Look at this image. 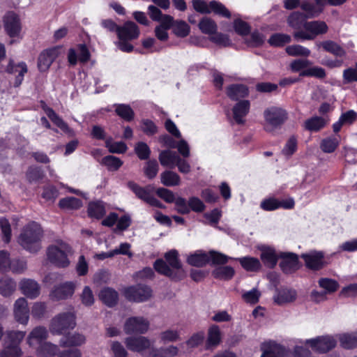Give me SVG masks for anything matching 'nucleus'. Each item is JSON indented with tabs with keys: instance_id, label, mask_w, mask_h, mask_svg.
I'll return each mask as SVG.
<instances>
[{
	"instance_id": "1",
	"label": "nucleus",
	"mask_w": 357,
	"mask_h": 357,
	"mask_svg": "<svg viewBox=\"0 0 357 357\" xmlns=\"http://www.w3.org/2000/svg\"><path fill=\"white\" fill-rule=\"evenodd\" d=\"M169 266L162 259H157L154 263V268L157 272L172 279L181 280L185 277V271L178 259V254L176 250H172L165 255Z\"/></svg>"
},
{
	"instance_id": "2",
	"label": "nucleus",
	"mask_w": 357,
	"mask_h": 357,
	"mask_svg": "<svg viewBox=\"0 0 357 357\" xmlns=\"http://www.w3.org/2000/svg\"><path fill=\"white\" fill-rule=\"evenodd\" d=\"M43 231L40 225L35 222L24 227L18 237L19 244L30 252H37L41 248Z\"/></svg>"
},
{
	"instance_id": "3",
	"label": "nucleus",
	"mask_w": 357,
	"mask_h": 357,
	"mask_svg": "<svg viewBox=\"0 0 357 357\" xmlns=\"http://www.w3.org/2000/svg\"><path fill=\"white\" fill-rule=\"evenodd\" d=\"M71 253V247L62 241L50 245L47 250L48 261L58 268H66L70 265L68 255Z\"/></svg>"
},
{
	"instance_id": "4",
	"label": "nucleus",
	"mask_w": 357,
	"mask_h": 357,
	"mask_svg": "<svg viewBox=\"0 0 357 357\" xmlns=\"http://www.w3.org/2000/svg\"><path fill=\"white\" fill-rule=\"evenodd\" d=\"M264 129L266 132H272L280 128L287 121L289 114L287 111L277 106H271L264 111Z\"/></svg>"
},
{
	"instance_id": "5",
	"label": "nucleus",
	"mask_w": 357,
	"mask_h": 357,
	"mask_svg": "<svg viewBox=\"0 0 357 357\" xmlns=\"http://www.w3.org/2000/svg\"><path fill=\"white\" fill-rule=\"evenodd\" d=\"M328 31V26L323 21L307 22L304 31L293 32V37L297 41L312 40L318 35L324 34Z\"/></svg>"
},
{
	"instance_id": "6",
	"label": "nucleus",
	"mask_w": 357,
	"mask_h": 357,
	"mask_svg": "<svg viewBox=\"0 0 357 357\" xmlns=\"http://www.w3.org/2000/svg\"><path fill=\"white\" fill-rule=\"evenodd\" d=\"M76 326L75 315L73 312H62L55 316L51 321L50 330L52 334L61 335L66 330Z\"/></svg>"
},
{
	"instance_id": "7",
	"label": "nucleus",
	"mask_w": 357,
	"mask_h": 357,
	"mask_svg": "<svg viewBox=\"0 0 357 357\" xmlns=\"http://www.w3.org/2000/svg\"><path fill=\"white\" fill-rule=\"evenodd\" d=\"M194 9L201 13H210L213 12L215 14L226 18H230L231 13L229 10L220 2L211 1L208 4L203 0H192Z\"/></svg>"
},
{
	"instance_id": "8",
	"label": "nucleus",
	"mask_w": 357,
	"mask_h": 357,
	"mask_svg": "<svg viewBox=\"0 0 357 357\" xmlns=\"http://www.w3.org/2000/svg\"><path fill=\"white\" fill-rule=\"evenodd\" d=\"M151 296V289L144 284L130 287L125 290V296L130 301L144 302L149 299Z\"/></svg>"
},
{
	"instance_id": "9",
	"label": "nucleus",
	"mask_w": 357,
	"mask_h": 357,
	"mask_svg": "<svg viewBox=\"0 0 357 357\" xmlns=\"http://www.w3.org/2000/svg\"><path fill=\"white\" fill-rule=\"evenodd\" d=\"M149 328V321L143 317L128 318L124 324V331L126 334H144Z\"/></svg>"
},
{
	"instance_id": "10",
	"label": "nucleus",
	"mask_w": 357,
	"mask_h": 357,
	"mask_svg": "<svg viewBox=\"0 0 357 357\" xmlns=\"http://www.w3.org/2000/svg\"><path fill=\"white\" fill-rule=\"evenodd\" d=\"M305 344L315 351L326 353L333 349L336 345L335 340L331 336H321L305 340Z\"/></svg>"
},
{
	"instance_id": "11",
	"label": "nucleus",
	"mask_w": 357,
	"mask_h": 357,
	"mask_svg": "<svg viewBox=\"0 0 357 357\" xmlns=\"http://www.w3.org/2000/svg\"><path fill=\"white\" fill-rule=\"evenodd\" d=\"M125 344L129 350L144 356L153 342L144 336H138L126 338Z\"/></svg>"
},
{
	"instance_id": "12",
	"label": "nucleus",
	"mask_w": 357,
	"mask_h": 357,
	"mask_svg": "<svg viewBox=\"0 0 357 357\" xmlns=\"http://www.w3.org/2000/svg\"><path fill=\"white\" fill-rule=\"evenodd\" d=\"M4 29L7 34L11 37H19L22 25L17 15L13 12L8 13L3 17Z\"/></svg>"
},
{
	"instance_id": "13",
	"label": "nucleus",
	"mask_w": 357,
	"mask_h": 357,
	"mask_svg": "<svg viewBox=\"0 0 357 357\" xmlns=\"http://www.w3.org/2000/svg\"><path fill=\"white\" fill-rule=\"evenodd\" d=\"M301 257L305 261L306 267L311 270L318 271L325 266L324 255L322 252L310 251L302 254Z\"/></svg>"
},
{
	"instance_id": "14",
	"label": "nucleus",
	"mask_w": 357,
	"mask_h": 357,
	"mask_svg": "<svg viewBox=\"0 0 357 357\" xmlns=\"http://www.w3.org/2000/svg\"><path fill=\"white\" fill-rule=\"evenodd\" d=\"M76 283L74 282H66L54 287L50 296L52 299L59 301L70 298L75 290Z\"/></svg>"
},
{
	"instance_id": "15",
	"label": "nucleus",
	"mask_w": 357,
	"mask_h": 357,
	"mask_svg": "<svg viewBox=\"0 0 357 357\" xmlns=\"http://www.w3.org/2000/svg\"><path fill=\"white\" fill-rule=\"evenodd\" d=\"M61 48L55 47L43 51L38 57V67L41 72L46 71L60 54Z\"/></svg>"
},
{
	"instance_id": "16",
	"label": "nucleus",
	"mask_w": 357,
	"mask_h": 357,
	"mask_svg": "<svg viewBox=\"0 0 357 357\" xmlns=\"http://www.w3.org/2000/svg\"><path fill=\"white\" fill-rule=\"evenodd\" d=\"M13 313L16 321L22 324H26L29 318V308L24 298L17 299L13 306Z\"/></svg>"
},
{
	"instance_id": "17",
	"label": "nucleus",
	"mask_w": 357,
	"mask_h": 357,
	"mask_svg": "<svg viewBox=\"0 0 357 357\" xmlns=\"http://www.w3.org/2000/svg\"><path fill=\"white\" fill-rule=\"evenodd\" d=\"M296 297L297 293L293 289L288 287L276 288L273 296V301L276 304L282 305L294 302Z\"/></svg>"
},
{
	"instance_id": "18",
	"label": "nucleus",
	"mask_w": 357,
	"mask_h": 357,
	"mask_svg": "<svg viewBox=\"0 0 357 357\" xmlns=\"http://www.w3.org/2000/svg\"><path fill=\"white\" fill-rule=\"evenodd\" d=\"M280 257L282 259L280 266L284 273H291L298 268V258L296 254L281 252Z\"/></svg>"
},
{
	"instance_id": "19",
	"label": "nucleus",
	"mask_w": 357,
	"mask_h": 357,
	"mask_svg": "<svg viewBox=\"0 0 357 357\" xmlns=\"http://www.w3.org/2000/svg\"><path fill=\"white\" fill-rule=\"evenodd\" d=\"M117 35L119 39L132 40L139 37V29L135 22L128 21L119 26Z\"/></svg>"
},
{
	"instance_id": "20",
	"label": "nucleus",
	"mask_w": 357,
	"mask_h": 357,
	"mask_svg": "<svg viewBox=\"0 0 357 357\" xmlns=\"http://www.w3.org/2000/svg\"><path fill=\"white\" fill-rule=\"evenodd\" d=\"M41 107L47 114V116L50 118V119L62 131L64 132L73 135V131L70 129L68 124L63 121V119L58 116L55 112L50 107H49L45 102L41 101Z\"/></svg>"
},
{
	"instance_id": "21",
	"label": "nucleus",
	"mask_w": 357,
	"mask_h": 357,
	"mask_svg": "<svg viewBox=\"0 0 357 357\" xmlns=\"http://www.w3.org/2000/svg\"><path fill=\"white\" fill-rule=\"evenodd\" d=\"M86 342V337L79 333H68L59 340V345L62 347H80Z\"/></svg>"
},
{
	"instance_id": "22",
	"label": "nucleus",
	"mask_w": 357,
	"mask_h": 357,
	"mask_svg": "<svg viewBox=\"0 0 357 357\" xmlns=\"http://www.w3.org/2000/svg\"><path fill=\"white\" fill-rule=\"evenodd\" d=\"M262 354L261 357H283L285 348L275 342H264L261 346Z\"/></svg>"
},
{
	"instance_id": "23",
	"label": "nucleus",
	"mask_w": 357,
	"mask_h": 357,
	"mask_svg": "<svg viewBox=\"0 0 357 357\" xmlns=\"http://www.w3.org/2000/svg\"><path fill=\"white\" fill-rule=\"evenodd\" d=\"M20 288L27 298L33 299L40 295V288L38 282L32 279H24L20 283Z\"/></svg>"
},
{
	"instance_id": "24",
	"label": "nucleus",
	"mask_w": 357,
	"mask_h": 357,
	"mask_svg": "<svg viewBox=\"0 0 357 357\" xmlns=\"http://www.w3.org/2000/svg\"><path fill=\"white\" fill-rule=\"evenodd\" d=\"M6 72L10 74L17 73L14 86L18 87L23 81L24 74L27 73V66L24 62L15 64L13 60H10L6 67Z\"/></svg>"
},
{
	"instance_id": "25",
	"label": "nucleus",
	"mask_w": 357,
	"mask_h": 357,
	"mask_svg": "<svg viewBox=\"0 0 357 357\" xmlns=\"http://www.w3.org/2000/svg\"><path fill=\"white\" fill-rule=\"evenodd\" d=\"M127 185L128 188L134 192L137 198L143 200L147 204L153 197L151 193L153 188L151 185H147L144 188L141 187L134 181H129L127 183Z\"/></svg>"
},
{
	"instance_id": "26",
	"label": "nucleus",
	"mask_w": 357,
	"mask_h": 357,
	"mask_svg": "<svg viewBox=\"0 0 357 357\" xmlns=\"http://www.w3.org/2000/svg\"><path fill=\"white\" fill-rule=\"evenodd\" d=\"M307 18L304 13L296 11L291 13L287 18L288 25L296 32L297 31H304Z\"/></svg>"
},
{
	"instance_id": "27",
	"label": "nucleus",
	"mask_w": 357,
	"mask_h": 357,
	"mask_svg": "<svg viewBox=\"0 0 357 357\" xmlns=\"http://www.w3.org/2000/svg\"><path fill=\"white\" fill-rule=\"evenodd\" d=\"M316 45L318 47H322L325 52L331 53L336 57H344L346 56V50L333 40H327L317 43Z\"/></svg>"
},
{
	"instance_id": "28",
	"label": "nucleus",
	"mask_w": 357,
	"mask_h": 357,
	"mask_svg": "<svg viewBox=\"0 0 357 357\" xmlns=\"http://www.w3.org/2000/svg\"><path fill=\"white\" fill-rule=\"evenodd\" d=\"M250 109V102L248 100H241L233 107V118L236 123L242 124L244 123L243 118L248 114Z\"/></svg>"
},
{
	"instance_id": "29",
	"label": "nucleus",
	"mask_w": 357,
	"mask_h": 357,
	"mask_svg": "<svg viewBox=\"0 0 357 357\" xmlns=\"http://www.w3.org/2000/svg\"><path fill=\"white\" fill-rule=\"evenodd\" d=\"M260 257L264 264L266 267L272 268L277 264L280 255L276 254L273 248L264 246L261 248Z\"/></svg>"
},
{
	"instance_id": "30",
	"label": "nucleus",
	"mask_w": 357,
	"mask_h": 357,
	"mask_svg": "<svg viewBox=\"0 0 357 357\" xmlns=\"http://www.w3.org/2000/svg\"><path fill=\"white\" fill-rule=\"evenodd\" d=\"M357 119V113L354 110H349L344 113H342L339 120L333 123V132L337 133L344 125H351Z\"/></svg>"
},
{
	"instance_id": "31",
	"label": "nucleus",
	"mask_w": 357,
	"mask_h": 357,
	"mask_svg": "<svg viewBox=\"0 0 357 357\" xmlns=\"http://www.w3.org/2000/svg\"><path fill=\"white\" fill-rule=\"evenodd\" d=\"M227 94L231 100H237L248 96V89L244 84H231L227 87Z\"/></svg>"
},
{
	"instance_id": "32",
	"label": "nucleus",
	"mask_w": 357,
	"mask_h": 357,
	"mask_svg": "<svg viewBox=\"0 0 357 357\" xmlns=\"http://www.w3.org/2000/svg\"><path fill=\"white\" fill-rule=\"evenodd\" d=\"M99 297L106 305L113 307L117 303L119 294L114 289L105 287L100 291Z\"/></svg>"
},
{
	"instance_id": "33",
	"label": "nucleus",
	"mask_w": 357,
	"mask_h": 357,
	"mask_svg": "<svg viewBox=\"0 0 357 357\" xmlns=\"http://www.w3.org/2000/svg\"><path fill=\"white\" fill-rule=\"evenodd\" d=\"M179 157L176 152L165 150L160 152L159 160L162 166L173 168L176 166V163L179 159Z\"/></svg>"
},
{
	"instance_id": "34",
	"label": "nucleus",
	"mask_w": 357,
	"mask_h": 357,
	"mask_svg": "<svg viewBox=\"0 0 357 357\" xmlns=\"http://www.w3.org/2000/svg\"><path fill=\"white\" fill-rule=\"evenodd\" d=\"M241 264V266L247 271L257 272L260 270L261 265L260 261L253 257H243L240 258H236Z\"/></svg>"
},
{
	"instance_id": "35",
	"label": "nucleus",
	"mask_w": 357,
	"mask_h": 357,
	"mask_svg": "<svg viewBox=\"0 0 357 357\" xmlns=\"http://www.w3.org/2000/svg\"><path fill=\"white\" fill-rule=\"evenodd\" d=\"M327 124V121L321 116H313L304 122V128L310 132H318Z\"/></svg>"
},
{
	"instance_id": "36",
	"label": "nucleus",
	"mask_w": 357,
	"mask_h": 357,
	"mask_svg": "<svg viewBox=\"0 0 357 357\" xmlns=\"http://www.w3.org/2000/svg\"><path fill=\"white\" fill-rule=\"evenodd\" d=\"M16 289V282L6 276L0 279V294L4 297L10 296Z\"/></svg>"
},
{
	"instance_id": "37",
	"label": "nucleus",
	"mask_w": 357,
	"mask_h": 357,
	"mask_svg": "<svg viewBox=\"0 0 357 357\" xmlns=\"http://www.w3.org/2000/svg\"><path fill=\"white\" fill-rule=\"evenodd\" d=\"M210 261L208 255L202 251H197L188 257V263L193 266L202 267Z\"/></svg>"
},
{
	"instance_id": "38",
	"label": "nucleus",
	"mask_w": 357,
	"mask_h": 357,
	"mask_svg": "<svg viewBox=\"0 0 357 357\" xmlns=\"http://www.w3.org/2000/svg\"><path fill=\"white\" fill-rule=\"evenodd\" d=\"M234 269L229 266H220L212 271V275L219 280H229L234 275Z\"/></svg>"
},
{
	"instance_id": "39",
	"label": "nucleus",
	"mask_w": 357,
	"mask_h": 357,
	"mask_svg": "<svg viewBox=\"0 0 357 357\" xmlns=\"http://www.w3.org/2000/svg\"><path fill=\"white\" fill-rule=\"evenodd\" d=\"M88 213L90 217L100 219L102 218L105 213V203L102 201H96L91 202L88 206Z\"/></svg>"
},
{
	"instance_id": "40",
	"label": "nucleus",
	"mask_w": 357,
	"mask_h": 357,
	"mask_svg": "<svg viewBox=\"0 0 357 357\" xmlns=\"http://www.w3.org/2000/svg\"><path fill=\"white\" fill-rule=\"evenodd\" d=\"M220 330L216 325L211 326L208 331V337L206 341V349L212 347H216L220 342Z\"/></svg>"
},
{
	"instance_id": "41",
	"label": "nucleus",
	"mask_w": 357,
	"mask_h": 357,
	"mask_svg": "<svg viewBox=\"0 0 357 357\" xmlns=\"http://www.w3.org/2000/svg\"><path fill=\"white\" fill-rule=\"evenodd\" d=\"M161 183L165 186L178 185L181 183V178L176 172L170 170L163 172L160 174Z\"/></svg>"
},
{
	"instance_id": "42",
	"label": "nucleus",
	"mask_w": 357,
	"mask_h": 357,
	"mask_svg": "<svg viewBox=\"0 0 357 357\" xmlns=\"http://www.w3.org/2000/svg\"><path fill=\"white\" fill-rule=\"evenodd\" d=\"M198 26L203 33L208 35H213L218 29L215 22L208 17H203L200 20Z\"/></svg>"
},
{
	"instance_id": "43",
	"label": "nucleus",
	"mask_w": 357,
	"mask_h": 357,
	"mask_svg": "<svg viewBox=\"0 0 357 357\" xmlns=\"http://www.w3.org/2000/svg\"><path fill=\"white\" fill-rule=\"evenodd\" d=\"M339 146V140L335 137H328L321 140L320 149L324 153H331L335 151Z\"/></svg>"
},
{
	"instance_id": "44",
	"label": "nucleus",
	"mask_w": 357,
	"mask_h": 357,
	"mask_svg": "<svg viewBox=\"0 0 357 357\" xmlns=\"http://www.w3.org/2000/svg\"><path fill=\"white\" fill-rule=\"evenodd\" d=\"M59 347L51 342H44L40 344L38 352L43 357H54L59 353Z\"/></svg>"
},
{
	"instance_id": "45",
	"label": "nucleus",
	"mask_w": 357,
	"mask_h": 357,
	"mask_svg": "<svg viewBox=\"0 0 357 357\" xmlns=\"http://www.w3.org/2000/svg\"><path fill=\"white\" fill-rule=\"evenodd\" d=\"M115 112L121 118L127 121H130L134 118V112L128 105L116 104L114 105Z\"/></svg>"
},
{
	"instance_id": "46",
	"label": "nucleus",
	"mask_w": 357,
	"mask_h": 357,
	"mask_svg": "<svg viewBox=\"0 0 357 357\" xmlns=\"http://www.w3.org/2000/svg\"><path fill=\"white\" fill-rule=\"evenodd\" d=\"M59 206L66 210H77L82 206V202L79 199L69 197L61 199L59 201Z\"/></svg>"
},
{
	"instance_id": "47",
	"label": "nucleus",
	"mask_w": 357,
	"mask_h": 357,
	"mask_svg": "<svg viewBox=\"0 0 357 357\" xmlns=\"http://www.w3.org/2000/svg\"><path fill=\"white\" fill-rule=\"evenodd\" d=\"M286 52L291 56L307 57L310 55V50L301 45H291L286 47Z\"/></svg>"
},
{
	"instance_id": "48",
	"label": "nucleus",
	"mask_w": 357,
	"mask_h": 357,
	"mask_svg": "<svg viewBox=\"0 0 357 357\" xmlns=\"http://www.w3.org/2000/svg\"><path fill=\"white\" fill-rule=\"evenodd\" d=\"M291 40V36L284 33H274L268 39V42L271 46L281 47Z\"/></svg>"
},
{
	"instance_id": "49",
	"label": "nucleus",
	"mask_w": 357,
	"mask_h": 357,
	"mask_svg": "<svg viewBox=\"0 0 357 357\" xmlns=\"http://www.w3.org/2000/svg\"><path fill=\"white\" fill-rule=\"evenodd\" d=\"M301 8L305 12L304 15L307 19L317 17L321 12V8L318 9L314 3L307 1H303L301 4Z\"/></svg>"
},
{
	"instance_id": "50",
	"label": "nucleus",
	"mask_w": 357,
	"mask_h": 357,
	"mask_svg": "<svg viewBox=\"0 0 357 357\" xmlns=\"http://www.w3.org/2000/svg\"><path fill=\"white\" fill-rule=\"evenodd\" d=\"M102 164L105 165L109 171H116L121 167L123 162L117 157L107 155L102 158Z\"/></svg>"
},
{
	"instance_id": "51",
	"label": "nucleus",
	"mask_w": 357,
	"mask_h": 357,
	"mask_svg": "<svg viewBox=\"0 0 357 357\" xmlns=\"http://www.w3.org/2000/svg\"><path fill=\"white\" fill-rule=\"evenodd\" d=\"M340 344L345 349H353L357 347L356 334H342L340 336Z\"/></svg>"
},
{
	"instance_id": "52",
	"label": "nucleus",
	"mask_w": 357,
	"mask_h": 357,
	"mask_svg": "<svg viewBox=\"0 0 357 357\" xmlns=\"http://www.w3.org/2000/svg\"><path fill=\"white\" fill-rule=\"evenodd\" d=\"M160 338L163 343L174 342L181 339L179 331L174 329H167L161 332Z\"/></svg>"
},
{
	"instance_id": "53",
	"label": "nucleus",
	"mask_w": 357,
	"mask_h": 357,
	"mask_svg": "<svg viewBox=\"0 0 357 357\" xmlns=\"http://www.w3.org/2000/svg\"><path fill=\"white\" fill-rule=\"evenodd\" d=\"M159 165L156 160H151L146 162L144 173L149 179L155 178L158 172Z\"/></svg>"
},
{
	"instance_id": "54",
	"label": "nucleus",
	"mask_w": 357,
	"mask_h": 357,
	"mask_svg": "<svg viewBox=\"0 0 357 357\" xmlns=\"http://www.w3.org/2000/svg\"><path fill=\"white\" fill-rule=\"evenodd\" d=\"M47 337V331L43 326H38L35 328L29 335V343L32 344V340L41 341Z\"/></svg>"
},
{
	"instance_id": "55",
	"label": "nucleus",
	"mask_w": 357,
	"mask_h": 357,
	"mask_svg": "<svg viewBox=\"0 0 357 357\" xmlns=\"http://www.w3.org/2000/svg\"><path fill=\"white\" fill-rule=\"evenodd\" d=\"M300 75L303 77H314L322 79L326 77V72L325 70L321 67L314 66L303 70L300 73Z\"/></svg>"
},
{
	"instance_id": "56",
	"label": "nucleus",
	"mask_w": 357,
	"mask_h": 357,
	"mask_svg": "<svg viewBox=\"0 0 357 357\" xmlns=\"http://www.w3.org/2000/svg\"><path fill=\"white\" fill-rule=\"evenodd\" d=\"M25 333L22 331H10L7 334V340L5 344L19 347V344L24 337Z\"/></svg>"
},
{
	"instance_id": "57",
	"label": "nucleus",
	"mask_w": 357,
	"mask_h": 357,
	"mask_svg": "<svg viewBox=\"0 0 357 357\" xmlns=\"http://www.w3.org/2000/svg\"><path fill=\"white\" fill-rule=\"evenodd\" d=\"M21 349L15 345L5 344L4 348L0 352V357H20Z\"/></svg>"
},
{
	"instance_id": "58",
	"label": "nucleus",
	"mask_w": 357,
	"mask_h": 357,
	"mask_svg": "<svg viewBox=\"0 0 357 357\" xmlns=\"http://www.w3.org/2000/svg\"><path fill=\"white\" fill-rule=\"evenodd\" d=\"M110 350L113 357H127L128 356V351L118 341L110 342Z\"/></svg>"
},
{
	"instance_id": "59",
	"label": "nucleus",
	"mask_w": 357,
	"mask_h": 357,
	"mask_svg": "<svg viewBox=\"0 0 357 357\" xmlns=\"http://www.w3.org/2000/svg\"><path fill=\"white\" fill-rule=\"evenodd\" d=\"M135 151L140 160H147L151 154L149 147L144 142H138L135 147Z\"/></svg>"
},
{
	"instance_id": "60",
	"label": "nucleus",
	"mask_w": 357,
	"mask_h": 357,
	"mask_svg": "<svg viewBox=\"0 0 357 357\" xmlns=\"http://www.w3.org/2000/svg\"><path fill=\"white\" fill-rule=\"evenodd\" d=\"M82 303L85 306H91L94 303V296L92 290L89 286H85L80 295Z\"/></svg>"
},
{
	"instance_id": "61",
	"label": "nucleus",
	"mask_w": 357,
	"mask_h": 357,
	"mask_svg": "<svg viewBox=\"0 0 357 357\" xmlns=\"http://www.w3.org/2000/svg\"><path fill=\"white\" fill-rule=\"evenodd\" d=\"M208 255L214 264H225L228 262L229 259H234L221 252L213 250L210 251Z\"/></svg>"
},
{
	"instance_id": "62",
	"label": "nucleus",
	"mask_w": 357,
	"mask_h": 357,
	"mask_svg": "<svg viewBox=\"0 0 357 357\" xmlns=\"http://www.w3.org/2000/svg\"><path fill=\"white\" fill-rule=\"evenodd\" d=\"M43 177V172L39 167H31L26 172V178L30 183L36 182Z\"/></svg>"
},
{
	"instance_id": "63",
	"label": "nucleus",
	"mask_w": 357,
	"mask_h": 357,
	"mask_svg": "<svg viewBox=\"0 0 357 357\" xmlns=\"http://www.w3.org/2000/svg\"><path fill=\"white\" fill-rule=\"evenodd\" d=\"M174 31L175 34L179 37H185L190 32V27L188 24L183 21L176 22Z\"/></svg>"
},
{
	"instance_id": "64",
	"label": "nucleus",
	"mask_w": 357,
	"mask_h": 357,
	"mask_svg": "<svg viewBox=\"0 0 357 357\" xmlns=\"http://www.w3.org/2000/svg\"><path fill=\"white\" fill-rule=\"evenodd\" d=\"M205 337L204 333L202 331L194 333L187 341L186 344L190 348H195L199 346Z\"/></svg>"
}]
</instances>
